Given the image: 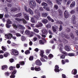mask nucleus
<instances>
[{
  "label": "nucleus",
  "instance_id": "0eeeda50",
  "mask_svg": "<svg viewBox=\"0 0 78 78\" xmlns=\"http://www.w3.org/2000/svg\"><path fill=\"white\" fill-rule=\"evenodd\" d=\"M35 64L36 65H38V66H42V62L39 59H37L35 61Z\"/></svg>",
  "mask_w": 78,
  "mask_h": 78
},
{
  "label": "nucleus",
  "instance_id": "a211bd4d",
  "mask_svg": "<svg viewBox=\"0 0 78 78\" xmlns=\"http://www.w3.org/2000/svg\"><path fill=\"white\" fill-rule=\"evenodd\" d=\"M47 2L48 5H53V3H52V2L51 1L48 0L47 1Z\"/></svg>",
  "mask_w": 78,
  "mask_h": 78
},
{
  "label": "nucleus",
  "instance_id": "1a4fd4ad",
  "mask_svg": "<svg viewBox=\"0 0 78 78\" xmlns=\"http://www.w3.org/2000/svg\"><path fill=\"white\" fill-rule=\"evenodd\" d=\"M64 16L66 19H67L69 18V14L66 10L64 12Z\"/></svg>",
  "mask_w": 78,
  "mask_h": 78
},
{
  "label": "nucleus",
  "instance_id": "39448f33",
  "mask_svg": "<svg viewBox=\"0 0 78 78\" xmlns=\"http://www.w3.org/2000/svg\"><path fill=\"white\" fill-rule=\"evenodd\" d=\"M11 51L13 53V55H14V56H16L19 55V51H16L15 49H12L11 50Z\"/></svg>",
  "mask_w": 78,
  "mask_h": 78
},
{
  "label": "nucleus",
  "instance_id": "f704fd0d",
  "mask_svg": "<svg viewBox=\"0 0 78 78\" xmlns=\"http://www.w3.org/2000/svg\"><path fill=\"white\" fill-rule=\"evenodd\" d=\"M41 5L42 6H48V4L47 3L44 2L41 3Z\"/></svg>",
  "mask_w": 78,
  "mask_h": 78
},
{
  "label": "nucleus",
  "instance_id": "4c0bfd02",
  "mask_svg": "<svg viewBox=\"0 0 78 78\" xmlns=\"http://www.w3.org/2000/svg\"><path fill=\"white\" fill-rule=\"evenodd\" d=\"M56 23L58 24H61V25H62V24L63 23V22L62 21H57Z\"/></svg>",
  "mask_w": 78,
  "mask_h": 78
},
{
  "label": "nucleus",
  "instance_id": "338daca9",
  "mask_svg": "<svg viewBox=\"0 0 78 78\" xmlns=\"http://www.w3.org/2000/svg\"><path fill=\"white\" fill-rule=\"evenodd\" d=\"M5 17H6V18H7V17L8 18L9 17V15H8V14H5Z\"/></svg>",
  "mask_w": 78,
  "mask_h": 78
},
{
  "label": "nucleus",
  "instance_id": "79ce46f5",
  "mask_svg": "<svg viewBox=\"0 0 78 78\" xmlns=\"http://www.w3.org/2000/svg\"><path fill=\"white\" fill-rule=\"evenodd\" d=\"M25 33L26 34H28V35H29L30 34V31L28 30H26L25 32Z\"/></svg>",
  "mask_w": 78,
  "mask_h": 78
},
{
  "label": "nucleus",
  "instance_id": "e2e57ef3",
  "mask_svg": "<svg viewBox=\"0 0 78 78\" xmlns=\"http://www.w3.org/2000/svg\"><path fill=\"white\" fill-rule=\"evenodd\" d=\"M64 42L65 43V44H67L68 43V41H67V40H66V39H64Z\"/></svg>",
  "mask_w": 78,
  "mask_h": 78
},
{
  "label": "nucleus",
  "instance_id": "ddd939ff",
  "mask_svg": "<svg viewBox=\"0 0 78 78\" xmlns=\"http://www.w3.org/2000/svg\"><path fill=\"white\" fill-rule=\"evenodd\" d=\"M43 26V24L42 23H41L39 22L36 25V28H39V27H42Z\"/></svg>",
  "mask_w": 78,
  "mask_h": 78
},
{
  "label": "nucleus",
  "instance_id": "774afa93",
  "mask_svg": "<svg viewBox=\"0 0 78 78\" xmlns=\"http://www.w3.org/2000/svg\"><path fill=\"white\" fill-rule=\"evenodd\" d=\"M16 76L14 75H12L10 76V78H15Z\"/></svg>",
  "mask_w": 78,
  "mask_h": 78
},
{
  "label": "nucleus",
  "instance_id": "4468645a",
  "mask_svg": "<svg viewBox=\"0 0 78 78\" xmlns=\"http://www.w3.org/2000/svg\"><path fill=\"white\" fill-rule=\"evenodd\" d=\"M65 48L66 51H69L70 50V47L67 45H66L65 47Z\"/></svg>",
  "mask_w": 78,
  "mask_h": 78
},
{
  "label": "nucleus",
  "instance_id": "20e7f679",
  "mask_svg": "<svg viewBox=\"0 0 78 78\" xmlns=\"http://www.w3.org/2000/svg\"><path fill=\"white\" fill-rule=\"evenodd\" d=\"M61 36L62 37H65L66 39H70V37L69 36L68 34H66L63 32H62L61 33Z\"/></svg>",
  "mask_w": 78,
  "mask_h": 78
},
{
  "label": "nucleus",
  "instance_id": "de8ad7c7",
  "mask_svg": "<svg viewBox=\"0 0 78 78\" xmlns=\"http://www.w3.org/2000/svg\"><path fill=\"white\" fill-rule=\"evenodd\" d=\"M15 34L17 37H20L21 36V34L19 33H17Z\"/></svg>",
  "mask_w": 78,
  "mask_h": 78
},
{
  "label": "nucleus",
  "instance_id": "ea45409f",
  "mask_svg": "<svg viewBox=\"0 0 78 78\" xmlns=\"http://www.w3.org/2000/svg\"><path fill=\"white\" fill-rule=\"evenodd\" d=\"M31 22L32 23H35V20H34V18H31Z\"/></svg>",
  "mask_w": 78,
  "mask_h": 78
},
{
  "label": "nucleus",
  "instance_id": "6e6d98bb",
  "mask_svg": "<svg viewBox=\"0 0 78 78\" xmlns=\"http://www.w3.org/2000/svg\"><path fill=\"white\" fill-rule=\"evenodd\" d=\"M16 72H17V71L15 69L12 72V75H15V74L16 73Z\"/></svg>",
  "mask_w": 78,
  "mask_h": 78
},
{
  "label": "nucleus",
  "instance_id": "f03ea898",
  "mask_svg": "<svg viewBox=\"0 0 78 78\" xmlns=\"http://www.w3.org/2000/svg\"><path fill=\"white\" fill-rule=\"evenodd\" d=\"M5 37L7 39H11V37L13 39H16V37H12V34L10 33L5 34Z\"/></svg>",
  "mask_w": 78,
  "mask_h": 78
},
{
  "label": "nucleus",
  "instance_id": "473e14b6",
  "mask_svg": "<svg viewBox=\"0 0 78 78\" xmlns=\"http://www.w3.org/2000/svg\"><path fill=\"white\" fill-rule=\"evenodd\" d=\"M11 10L12 11H16L17 10V9L16 7H13L11 9Z\"/></svg>",
  "mask_w": 78,
  "mask_h": 78
},
{
  "label": "nucleus",
  "instance_id": "4d7b16f0",
  "mask_svg": "<svg viewBox=\"0 0 78 78\" xmlns=\"http://www.w3.org/2000/svg\"><path fill=\"white\" fill-rule=\"evenodd\" d=\"M2 49L3 51H6V48L4 46L2 47Z\"/></svg>",
  "mask_w": 78,
  "mask_h": 78
},
{
  "label": "nucleus",
  "instance_id": "c03bdc74",
  "mask_svg": "<svg viewBox=\"0 0 78 78\" xmlns=\"http://www.w3.org/2000/svg\"><path fill=\"white\" fill-rule=\"evenodd\" d=\"M13 26L14 29H16V28H17V26L16 25V24H13Z\"/></svg>",
  "mask_w": 78,
  "mask_h": 78
},
{
  "label": "nucleus",
  "instance_id": "09e8293b",
  "mask_svg": "<svg viewBox=\"0 0 78 78\" xmlns=\"http://www.w3.org/2000/svg\"><path fill=\"white\" fill-rule=\"evenodd\" d=\"M7 68V66H2V70H4V69H6Z\"/></svg>",
  "mask_w": 78,
  "mask_h": 78
},
{
  "label": "nucleus",
  "instance_id": "4be33fe9",
  "mask_svg": "<svg viewBox=\"0 0 78 78\" xmlns=\"http://www.w3.org/2000/svg\"><path fill=\"white\" fill-rule=\"evenodd\" d=\"M35 17L36 18H37V19H38L39 18H40V17H41V15H40V13H38L37 14V15H36Z\"/></svg>",
  "mask_w": 78,
  "mask_h": 78
},
{
  "label": "nucleus",
  "instance_id": "a18cd8bd",
  "mask_svg": "<svg viewBox=\"0 0 78 78\" xmlns=\"http://www.w3.org/2000/svg\"><path fill=\"white\" fill-rule=\"evenodd\" d=\"M20 64V65H21V66H23V65H24V64H25V62H24L23 61V62H19Z\"/></svg>",
  "mask_w": 78,
  "mask_h": 78
},
{
  "label": "nucleus",
  "instance_id": "e433bc0d",
  "mask_svg": "<svg viewBox=\"0 0 78 78\" xmlns=\"http://www.w3.org/2000/svg\"><path fill=\"white\" fill-rule=\"evenodd\" d=\"M15 19L16 20H17L18 22H22V19L16 18Z\"/></svg>",
  "mask_w": 78,
  "mask_h": 78
},
{
  "label": "nucleus",
  "instance_id": "6ab92c4d",
  "mask_svg": "<svg viewBox=\"0 0 78 78\" xmlns=\"http://www.w3.org/2000/svg\"><path fill=\"white\" fill-rule=\"evenodd\" d=\"M47 19H48L49 20L51 21L52 22H54V20L51 19V18L50 16H47Z\"/></svg>",
  "mask_w": 78,
  "mask_h": 78
},
{
  "label": "nucleus",
  "instance_id": "9d476101",
  "mask_svg": "<svg viewBox=\"0 0 78 78\" xmlns=\"http://www.w3.org/2000/svg\"><path fill=\"white\" fill-rule=\"evenodd\" d=\"M41 32L42 34H45V35H47V33H48L47 30H46L45 29H43L41 30Z\"/></svg>",
  "mask_w": 78,
  "mask_h": 78
},
{
  "label": "nucleus",
  "instance_id": "864d4df0",
  "mask_svg": "<svg viewBox=\"0 0 78 78\" xmlns=\"http://www.w3.org/2000/svg\"><path fill=\"white\" fill-rule=\"evenodd\" d=\"M58 12H59L60 15L61 16L62 15V11L60 9H59L58 10Z\"/></svg>",
  "mask_w": 78,
  "mask_h": 78
},
{
  "label": "nucleus",
  "instance_id": "69168bd1",
  "mask_svg": "<svg viewBox=\"0 0 78 78\" xmlns=\"http://www.w3.org/2000/svg\"><path fill=\"white\" fill-rule=\"evenodd\" d=\"M9 61L10 62H14V59L11 58L9 60Z\"/></svg>",
  "mask_w": 78,
  "mask_h": 78
},
{
  "label": "nucleus",
  "instance_id": "680f3d73",
  "mask_svg": "<svg viewBox=\"0 0 78 78\" xmlns=\"http://www.w3.org/2000/svg\"><path fill=\"white\" fill-rule=\"evenodd\" d=\"M62 30V26L61 25H60V27L59 28V30L61 31Z\"/></svg>",
  "mask_w": 78,
  "mask_h": 78
},
{
  "label": "nucleus",
  "instance_id": "f8f14e48",
  "mask_svg": "<svg viewBox=\"0 0 78 78\" xmlns=\"http://www.w3.org/2000/svg\"><path fill=\"white\" fill-rule=\"evenodd\" d=\"M54 70L55 72H59L60 70L59 69V66H58L56 65L55 66Z\"/></svg>",
  "mask_w": 78,
  "mask_h": 78
},
{
  "label": "nucleus",
  "instance_id": "aec40b11",
  "mask_svg": "<svg viewBox=\"0 0 78 78\" xmlns=\"http://www.w3.org/2000/svg\"><path fill=\"white\" fill-rule=\"evenodd\" d=\"M34 34L35 33L34 32H31L30 33H29V37H32V36H33V35H34Z\"/></svg>",
  "mask_w": 78,
  "mask_h": 78
},
{
  "label": "nucleus",
  "instance_id": "dca6fc26",
  "mask_svg": "<svg viewBox=\"0 0 78 78\" xmlns=\"http://www.w3.org/2000/svg\"><path fill=\"white\" fill-rule=\"evenodd\" d=\"M77 73V70L76 69H74L72 71V73L73 75H76Z\"/></svg>",
  "mask_w": 78,
  "mask_h": 78
},
{
  "label": "nucleus",
  "instance_id": "7c9ffc66",
  "mask_svg": "<svg viewBox=\"0 0 78 78\" xmlns=\"http://www.w3.org/2000/svg\"><path fill=\"white\" fill-rule=\"evenodd\" d=\"M31 12H30V14H33V11L30 9H29L27 12H28L29 13L30 12H31Z\"/></svg>",
  "mask_w": 78,
  "mask_h": 78
},
{
  "label": "nucleus",
  "instance_id": "5701e85b",
  "mask_svg": "<svg viewBox=\"0 0 78 78\" xmlns=\"http://www.w3.org/2000/svg\"><path fill=\"white\" fill-rule=\"evenodd\" d=\"M35 71H40L41 70V68L39 67H37V66H35Z\"/></svg>",
  "mask_w": 78,
  "mask_h": 78
},
{
  "label": "nucleus",
  "instance_id": "bb28decb",
  "mask_svg": "<svg viewBox=\"0 0 78 78\" xmlns=\"http://www.w3.org/2000/svg\"><path fill=\"white\" fill-rule=\"evenodd\" d=\"M42 16L43 17H47L48 16V14L47 13H42Z\"/></svg>",
  "mask_w": 78,
  "mask_h": 78
},
{
  "label": "nucleus",
  "instance_id": "13d9d810",
  "mask_svg": "<svg viewBox=\"0 0 78 78\" xmlns=\"http://www.w3.org/2000/svg\"><path fill=\"white\" fill-rule=\"evenodd\" d=\"M15 68V67H13L12 66H11L10 67L9 69L10 70H14Z\"/></svg>",
  "mask_w": 78,
  "mask_h": 78
},
{
  "label": "nucleus",
  "instance_id": "6e6552de",
  "mask_svg": "<svg viewBox=\"0 0 78 78\" xmlns=\"http://www.w3.org/2000/svg\"><path fill=\"white\" fill-rule=\"evenodd\" d=\"M18 27L19 28L20 30H25V27H24L23 26H22L21 24H18Z\"/></svg>",
  "mask_w": 78,
  "mask_h": 78
},
{
  "label": "nucleus",
  "instance_id": "3c124183",
  "mask_svg": "<svg viewBox=\"0 0 78 78\" xmlns=\"http://www.w3.org/2000/svg\"><path fill=\"white\" fill-rule=\"evenodd\" d=\"M22 21H23V23H27V21L24 19H23Z\"/></svg>",
  "mask_w": 78,
  "mask_h": 78
},
{
  "label": "nucleus",
  "instance_id": "b1692460",
  "mask_svg": "<svg viewBox=\"0 0 78 78\" xmlns=\"http://www.w3.org/2000/svg\"><path fill=\"white\" fill-rule=\"evenodd\" d=\"M43 8H44V9H46V11H50L49 8H48V6H44L43 7Z\"/></svg>",
  "mask_w": 78,
  "mask_h": 78
},
{
  "label": "nucleus",
  "instance_id": "423d86ee",
  "mask_svg": "<svg viewBox=\"0 0 78 78\" xmlns=\"http://www.w3.org/2000/svg\"><path fill=\"white\" fill-rule=\"evenodd\" d=\"M72 21L71 22L73 24H75L76 23V17L75 16L73 15L72 17Z\"/></svg>",
  "mask_w": 78,
  "mask_h": 78
},
{
  "label": "nucleus",
  "instance_id": "c756f323",
  "mask_svg": "<svg viewBox=\"0 0 78 78\" xmlns=\"http://www.w3.org/2000/svg\"><path fill=\"white\" fill-rule=\"evenodd\" d=\"M21 16H22V13H19L18 14L15 15V16L16 17H20Z\"/></svg>",
  "mask_w": 78,
  "mask_h": 78
},
{
  "label": "nucleus",
  "instance_id": "49530a36",
  "mask_svg": "<svg viewBox=\"0 0 78 78\" xmlns=\"http://www.w3.org/2000/svg\"><path fill=\"white\" fill-rule=\"evenodd\" d=\"M5 74L6 76H9V73L8 72H5Z\"/></svg>",
  "mask_w": 78,
  "mask_h": 78
},
{
  "label": "nucleus",
  "instance_id": "f3484780",
  "mask_svg": "<svg viewBox=\"0 0 78 78\" xmlns=\"http://www.w3.org/2000/svg\"><path fill=\"white\" fill-rule=\"evenodd\" d=\"M75 6V2L73 1L72 2V4H71L70 6L71 8H73Z\"/></svg>",
  "mask_w": 78,
  "mask_h": 78
},
{
  "label": "nucleus",
  "instance_id": "72a5a7b5",
  "mask_svg": "<svg viewBox=\"0 0 78 78\" xmlns=\"http://www.w3.org/2000/svg\"><path fill=\"white\" fill-rule=\"evenodd\" d=\"M7 23L9 24H12V22L9 19H8L7 21Z\"/></svg>",
  "mask_w": 78,
  "mask_h": 78
},
{
  "label": "nucleus",
  "instance_id": "5fc2aeb1",
  "mask_svg": "<svg viewBox=\"0 0 78 78\" xmlns=\"http://www.w3.org/2000/svg\"><path fill=\"white\" fill-rule=\"evenodd\" d=\"M29 59L30 61H33V56H30L29 58Z\"/></svg>",
  "mask_w": 78,
  "mask_h": 78
},
{
  "label": "nucleus",
  "instance_id": "8fccbe9b",
  "mask_svg": "<svg viewBox=\"0 0 78 78\" xmlns=\"http://www.w3.org/2000/svg\"><path fill=\"white\" fill-rule=\"evenodd\" d=\"M39 43L40 44H44V42L42 40H40L39 41Z\"/></svg>",
  "mask_w": 78,
  "mask_h": 78
},
{
  "label": "nucleus",
  "instance_id": "393cba45",
  "mask_svg": "<svg viewBox=\"0 0 78 78\" xmlns=\"http://www.w3.org/2000/svg\"><path fill=\"white\" fill-rule=\"evenodd\" d=\"M44 52L43 51H41L40 52V55L41 57H44Z\"/></svg>",
  "mask_w": 78,
  "mask_h": 78
},
{
  "label": "nucleus",
  "instance_id": "2eb2a0df",
  "mask_svg": "<svg viewBox=\"0 0 78 78\" xmlns=\"http://www.w3.org/2000/svg\"><path fill=\"white\" fill-rule=\"evenodd\" d=\"M24 16L25 18V19L27 20H29V16L28 15H27V14L26 13H25L24 14Z\"/></svg>",
  "mask_w": 78,
  "mask_h": 78
},
{
  "label": "nucleus",
  "instance_id": "052dcab7",
  "mask_svg": "<svg viewBox=\"0 0 78 78\" xmlns=\"http://www.w3.org/2000/svg\"><path fill=\"white\" fill-rule=\"evenodd\" d=\"M70 36L72 38H74V36L72 33H70Z\"/></svg>",
  "mask_w": 78,
  "mask_h": 78
},
{
  "label": "nucleus",
  "instance_id": "bf43d9fd",
  "mask_svg": "<svg viewBox=\"0 0 78 78\" xmlns=\"http://www.w3.org/2000/svg\"><path fill=\"white\" fill-rule=\"evenodd\" d=\"M16 68H17V69H19V68H20V64H16Z\"/></svg>",
  "mask_w": 78,
  "mask_h": 78
},
{
  "label": "nucleus",
  "instance_id": "a878e982",
  "mask_svg": "<svg viewBox=\"0 0 78 78\" xmlns=\"http://www.w3.org/2000/svg\"><path fill=\"white\" fill-rule=\"evenodd\" d=\"M21 39L22 41H25L26 40V38L23 36H22L21 37Z\"/></svg>",
  "mask_w": 78,
  "mask_h": 78
},
{
  "label": "nucleus",
  "instance_id": "c9c22d12",
  "mask_svg": "<svg viewBox=\"0 0 78 78\" xmlns=\"http://www.w3.org/2000/svg\"><path fill=\"white\" fill-rule=\"evenodd\" d=\"M40 60L41 61V62H47V61L45 60L44 58H42V57H41L40 58Z\"/></svg>",
  "mask_w": 78,
  "mask_h": 78
},
{
  "label": "nucleus",
  "instance_id": "a19ab883",
  "mask_svg": "<svg viewBox=\"0 0 78 78\" xmlns=\"http://www.w3.org/2000/svg\"><path fill=\"white\" fill-rule=\"evenodd\" d=\"M34 32H35L36 33H38L39 32V30L36 29H34Z\"/></svg>",
  "mask_w": 78,
  "mask_h": 78
},
{
  "label": "nucleus",
  "instance_id": "412c9836",
  "mask_svg": "<svg viewBox=\"0 0 78 78\" xmlns=\"http://www.w3.org/2000/svg\"><path fill=\"white\" fill-rule=\"evenodd\" d=\"M48 22V20H47V19H44L42 20V23H44V24L45 23H47Z\"/></svg>",
  "mask_w": 78,
  "mask_h": 78
},
{
  "label": "nucleus",
  "instance_id": "f257e3e1",
  "mask_svg": "<svg viewBox=\"0 0 78 78\" xmlns=\"http://www.w3.org/2000/svg\"><path fill=\"white\" fill-rule=\"evenodd\" d=\"M62 45H63L62 44H59L58 48L59 49L60 51V52H63V54L65 55H68V56H76L77 55H78V51H77L76 52V55L74 53H69L67 54V53L66 52H62V48H63Z\"/></svg>",
  "mask_w": 78,
  "mask_h": 78
},
{
  "label": "nucleus",
  "instance_id": "7ed1b4c3",
  "mask_svg": "<svg viewBox=\"0 0 78 78\" xmlns=\"http://www.w3.org/2000/svg\"><path fill=\"white\" fill-rule=\"evenodd\" d=\"M29 4L30 7H33L34 8L36 6V4L35 1L33 0L30 1L29 2Z\"/></svg>",
  "mask_w": 78,
  "mask_h": 78
},
{
  "label": "nucleus",
  "instance_id": "9b49d317",
  "mask_svg": "<svg viewBox=\"0 0 78 78\" xmlns=\"http://www.w3.org/2000/svg\"><path fill=\"white\" fill-rule=\"evenodd\" d=\"M52 30L54 32H56V30H58V29H59V28L57 26H55H55H52Z\"/></svg>",
  "mask_w": 78,
  "mask_h": 78
},
{
  "label": "nucleus",
  "instance_id": "2f4dec72",
  "mask_svg": "<svg viewBox=\"0 0 78 78\" xmlns=\"http://www.w3.org/2000/svg\"><path fill=\"white\" fill-rule=\"evenodd\" d=\"M48 58H49V59H51V58H53V55L51 54H50L48 56Z\"/></svg>",
  "mask_w": 78,
  "mask_h": 78
},
{
  "label": "nucleus",
  "instance_id": "37998d69",
  "mask_svg": "<svg viewBox=\"0 0 78 78\" xmlns=\"http://www.w3.org/2000/svg\"><path fill=\"white\" fill-rule=\"evenodd\" d=\"M10 33H11L13 34H16V32L14 30H10Z\"/></svg>",
  "mask_w": 78,
  "mask_h": 78
},
{
  "label": "nucleus",
  "instance_id": "0e129e2a",
  "mask_svg": "<svg viewBox=\"0 0 78 78\" xmlns=\"http://www.w3.org/2000/svg\"><path fill=\"white\" fill-rule=\"evenodd\" d=\"M54 8L57 10L58 9V6L57 5H54Z\"/></svg>",
  "mask_w": 78,
  "mask_h": 78
},
{
  "label": "nucleus",
  "instance_id": "cd10ccee",
  "mask_svg": "<svg viewBox=\"0 0 78 78\" xmlns=\"http://www.w3.org/2000/svg\"><path fill=\"white\" fill-rule=\"evenodd\" d=\"M25 53L26 55H29L30 53V51L28 50H26L25 52Z\"/></svg>",
  "mask_w": 78,
  "mask_h": 78
},
{
  "label": "nucleus",
  "instance_id": "603ef678",
  "mask_svg": "<svg viewBox=\"0 0 78 78\" xmlns=\"http://www.w3.org/2000/svg\"><path fill=\"white\" fill-rule=\"evenodd\" d=\"M37 8V9H38V8H39V10H40V11H43V8H42V7H41L39 8V6H38Z\"/></svg>",
  "mask_w": 78,
  "mask_h": 78
},
{
  "label": "nucleus",
  "instance_id": "c85d7f7f",
  "mask_svg": "<svg viewBox=\"0 0 78 78\" xmlns=\"http://www.w3.org/2000/svg\"><path fill=\"white\" fill-rule=\"evenodd\" d=\"M9 55V54L8 52H5L4 54V56L5 58H7Z\"/></svg>",
  "mask_w": 78,
  "mask_h": 78
},
{
  "label": "nucleus",
  "instance_id": "58836bf2",
  "mask_svg": "<svg viewBox=\"0 0 78 78\" xmlns=\"http://www.w3.org/2000/svg\"><path fill=\"white\" fill-rule=\"evenodd\" d=\"M11 25L9 24L8 23L6 24V27L7 28H9L11 27Z\"/></svg>",
  "mask_w": 78,
  "mask_h": 78
}]
</instances>
